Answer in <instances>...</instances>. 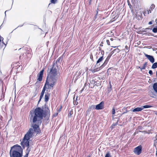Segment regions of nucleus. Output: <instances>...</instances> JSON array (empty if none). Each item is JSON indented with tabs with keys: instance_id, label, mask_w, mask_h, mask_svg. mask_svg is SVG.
<instances>
[{
	"instance_id": "1",
	"label": "nucleus",
	"mask_w": 157,
	"mask_h": 157,
	"mask_svg": "<svg viewBox=\"0 0 157 157\" xmlns=\"http://www.w3.org/2000/svg\"><path fill=\"white\" fill-rule=\"evenodd\" d=\"M30 121L33 123L31 125V128L25 135L21 143V145L24 148L25 146L29 147V140L33 137L35 132H39V124L42 122L43 117L50 116V110L48 107H45L42 109L40 107L36 108L34 110H31L30 112Z\"/></svg>"
},
{
	"instance_id": "2",
	"label": "nucleus",
	"mask_w": 157,
	"mask_h": 157,
	"mask_svg": "<svg viewBox=\"0 0 157 157\" xmlns=\"http://www.w3.org/2000/svg\"><path fill=\"white\" fill-rule=\"evenodd\" d=\"M21 149V147L17 144L12 147L10 152V157H22V153L19 152Z\"/></svg>"
},
{
	"instance_id": "3",
	"label": "nucleus",
	"mask_w": 157,
	"mask_h": 157,
	"mask_svg": "<svg viewBox=\"0 0 157 157\" xmlns=\"http://www.w3.org/2000/svg\"><path fill=\"white\" fill-rule=\"evenodd\" d=\"M142 151V147L140 145L134 148L133 152L135 154L139 155L141 153Z\"/></svg>"
},
{
	"instance_id": "4",
	"label": "nucleus",
	"mask_w": 157,
	"mask_h": 157,
	"mask_svg": "<svg viewBox=\"0 0 157 157\" xmlns=\"http://www.w3.org/2000/svg\"><path fill=\"white\" fill-rule=\"evenodd\" d=\"M54 65H53V66L52 68L51 69L50 71V74L51 76H55L57 75V69L54 67Z\"/></svg>"
},
{
	"instance_id": "5",
	"label": "nucleus",
	"mask_w": 157,
	"mask_h": 157,
	"mask_svg": "<svg viewBox=\"0 0 157 157\" xmlns=\"http://www.w3.org/2000/svg\"><path fill=\"white\" fill-rule=\"evenodd\" d=\"M56 82V79L54 77L51 78V80L50 81V88L53 87L55 85Z\"/></svg>"
},
{
	"instance_id": "6",
	"label": "nucleus",
	"mask_w": 157,
	"mask_h": 157,
	"mask_svg": "<svg viewBox=\"0 0 157 157\" xmlns=\"http://www.w3.org/2000/svg\"><path fill=\"white\" fill-rule=\"evenodd\" d=\"M104 102L102 101L96 106L95 109L97 110L102 109L104 108Z\"/></svg>"
},
{
	"instance_id": "7",
	"label": "nucleus",
	"mask_w": 157,
	"mask_h": 157,
	"mask_svg": "<svg viewBox=\"0 0 157 157\" xmlns=\"http://www.w3.org/2000/svg\"><path fill=\"white\" fill-rule=\"evenodd\" d=\"M44 71V70L43 69L40 72L39 74L37 75V80L40 81H41L42 80Z\"/></svg>"
},
{
	"instance_id": "8",
	"label": "nucleus",
	"mask_w": 157,
	"mask_h": 157,
	"mask_svg": "<svg viewBox=\"0 0 157 157\" xmlns=\"http://www.w3.org/2000/svg\"><path fill=\"white\" fill-rule=\"evenodd\" d=\"M145 56L151 63L155 62V59L152 56L146 54H145Z\"/></svg>"
},
{
	"instance_id": "9",
	"label": "nucleus",
	"mask_w": 157,
	"mask_h": 157,
	"mask_svg": "<svg viewBox=\"0 0 157 157\" xmlns=\"http://www.w3.org/2000/svg\"><path fill=\"white\" fill-rule=\"evenodd\" d=\"M46 88H45V87H44L43 88V89L41 93L40 94V98L39 100L38 101V102L39 103L40 101H41V99L43 97L44 94V93L45 91Z\"/></svg>"
},
{
	"instance_id": "10",
	"label": "nucleus",
	"mask_w": 157,
	"mask_h": 157,
	"mask_svg": "<svg viewBox=\"0 0 157 157\" xmlns=\"http://www.w3.org/2000/svg\"><path fill=\"white\" fill-rule=\"evenodd\" d=\"M155 6L154 4H152L149 10H147V14H149V13H151V11L154 9Z\"/></svg>"
},
{
	"instance_id": "11",
	"label": "nucleus",
	"mask_w": 157,
	"mask_h": 157,
	"mask_svg": "<svg viewBox=\"0 0 157 157\" xmlns=\"http://www.w3.org/2000/svg\"><path fill=\"white\" fill-rule=\"evenodd\" d=\"M50 82L48 81V79H47L44 87H45V88L46 89H50Z\"/></svg>"
},
{
	"instance_id": "12",
	"label": "nucleus",
	"mask_w": 157,
	"mask_h": 157,
	"mask_svg": "<svg viewBox=\"0 0 157 157\" xmlns=\"http://www.w3.org/2000/svg\"><path fill=\"white\" fill-rule=\"evenodd\" d=\"M103 59V56H102L100 57L97 60L96 63V65L98 67L100 65V63L101 62Z\"/></svg>"
},
{
	"instance_id": "13",
	"label": "nucleus",
	"mask_w": 157,
	"mask_h": 157,
	"mask_svg": "<svg viewBox=\"0 0 157 157\" xmlns=\"http://www.w3.org/2000/svg\"><path fill=\"white\" fill-rule=\"evenodd\" d=\"M50 96V94L48 93L46 94L44 97V101L45 102H47L48 101Z\"/></svg>"
},
{
	"instance_id": "14",
	"label": "nucleus",
	"mask_w": 157,
	"mask_h": 157,
	"mask_svg": "<svg viewBox=\"0 0 157 157\" xmlns=\"http://www.w3.org/2000/svg\"><path fill=\"white\" fill-rule=\"evenodd\" d=\"M136 17L138 20L142 19V17L141 13H137L136 16Z\"/></svg>"
},
{
	"instance_id": "15",
	"label": "nucleus",
	"mask_w": 157,
	"mask_h": 157,
	"mask_svg": "<svg viewBox=\"0 0 157 157\" xmlns=\"http://www.w3.org/2000/svg\"><path fill=\"white\" fill-rule=\"evenodd\" d=\"M143 109V108H142L141 107H137L133 109L132 110V111L133 112H135L140 111L142 110Z\"/></svg>"
},
{
	"instance_id": "16",
	"label": "nucleus",
	"mask_w": 157,
	"mask_h": 157,
	"mask_svg": "<svg viewBox=\"0 0 157 157\" xmlns=\"http://www.w3.org/2000/svg\"><path fill=\"white\" fill-rule=\"evenodd\" d=\"M23 55L24 56V57H25V56H27L28 57H29V58L31 56V54L29 53V51H26L25 54H23Z\"/></svg>"
},
{
	"instance_id": "17",
	"label": "nucleus",
	"mask_w": 157,
	"mask_h": 157,
	"mask_svg": "<svg viewBox=\"0 0 157 157\" xmlns=\"http://www.w3.org/2000/svg\"><path fill=\"white\" fill-rule=\"evenodd\" d=\"M147 65V62H146L144 63L142 67H139V68H140L141 70H144L145 69V68L146 67Z\"/></svg>"
},
{
	"instance_id": "18",
	"label": "nucleus",
	"mask_w": 157,
	"mask_h": 157,
	"mask_svg": "<svg viewBox=\"0 0 157 157\" xmlns=\"http://www.w3.org/2000/svg\"><path fill=\"white\" fill-rule=\"evenodd\" d=\"M153 88L154 90L157 93V82L154 83Z\"/></svg>"
},
{
	"instance_id": "19",
	"label": "nucleus",
	"mask_w": 157,
	"mask_h": 157,
	"mask_svg": "<svg viewBox=\"0 0 157 157\" xmlns=\"http://www.w3.org/2000/svg\"><path fill=\"white\" fill-rule=\"evenodd\" d=\"M157 67V62L154 63L152 65L151 68L152 69H155Z\"/></svg>"
},
{
	"instance_id": "20",
	"label": "nucleus",
	"mask_w": 157,
	"mask_h": 157,
	"mask_svg": "<svg viewBox=\"0 0 157 157\" xmlns=\"http://www.w3.org/2000/svg\"><path fill=\"white\" fill-rule=\"evenodd\" d=\"M28 148L29 147H28V148L26 149V151L27 152L26 153L25 155L24 156V157H28L29 153L30 151L28 149Z\"/></svg>"
},
{
	"instance_id": "21",
	"label": "nucleus",
	"mask_w": 157,
	"mask_h": 157,
	"mask_svg": "<svg viewBox=\"0 0 157 157\" xmlns=\"http://www.w3.org/2000/svg\"><path fill=\"white\" fill-rule=\"evenodd\" d=\"M152 32L154 33H156L157 32V25L153 28Z\"/></svg>"
},
{
	"instance_id": "22",
	"label": "nucleus",
	"mask_w": 157,
	"mask_h": 157,
	"mask_svg": "<svg viewBox=\"0 0 157 157\" xmlns=\"http://www.w3.org/2000/svg\"><path fill=\"white\" fill-rule=\"evenodd\" d=\"M108 62L105 60L103 63L101 65V67H104L107 64Z\"/></svg>"
},
{
	"instance_id": "23",
	"label": "nucleus",
	"mask_w": 157,
	"mask_h": 157,
	"mask_svg": "<svg viewBox=\"0 0 157 157\" xmlns=\"http://www.w3.org/2000/svg\"><path fill=\"white\" fill-rule=\"evenodd\" d=\"M151 107V106L150 105H145L143 106V107L142 108H143V109L144 108H149Z\"/></svg>"
},
{
	"instance_id": "24",
	"label": "nucleus",
	"mask_w": 157,
	"mask_h": 157,
	"mask_svg": "<svg viewBox=\"0 0 157 157\" xmlns=\"http://www.w3.org/2000/svg\"><path fill=\"white\" fill-rule=\"evenodd\" d=\"M103 68V67H101V65L99 67L97 68H95V69L96 70V71H98L100 70L101 69H102Z\"/></svg>"
},
{
	"instance_id": "25",
	"label": "nucleus",
	"mask_w": 157,
	"mask_h": 157,
	"mask_svg": "<svg viewBox=\"0 0 157 157\" xmlns=\"http://www.w3.org/2000/svg\"><path fill=\"white\" fill-rule=\"evenodd\" d=\"M105 157H111L110 153L109 152H107L105 155Z\"/></svg>"
},
{
	"instance_id": "26",
	"label": "nucleus",
	"mask_w": 157,
	"mask_h": 157,
	"mask_svg": "<svg viewBox=\"0 0 157 157\" xmlns=\"http://www.w3.org/2000/svg\"><path fill=\"white\" fill-rule=\"evenodd\" d=\"M77 97L76 98V100H74L73 101V103L74 105H77L78 103L77 101Z\"/></svg>"
},
{
	"instance_id": "27",
	"label": "nucleus",
	"mask_w": 157,
	"mask_h": 157,
	"mask_svg": "<svg viewBox=\"0 0 157 157\" xmlns=\"http://www.w3.org/2000/svg\"><path fill=\"white\" fill-rule=\"evenodd\" d=\"M111 87H112L111 86L110 84V87L108 88V91L109 93V92H110L111 91V90H112Z\"/></svg>"
},
{
	"instance_id": "28",
	"label": "nucleus",
	"mask_w": 157,
	"mask_h": 157,
	"mask_svg": "<svg viewBox=\"0 0 157 157\" xmlns=\"http://www.w3.org/2000/svg\"><path fill=\"white\" fill-rule=\"evenodd\" d=\"M37 94V92H36V91H35V92L34 93V94H33V96L32 98H34L35 97V96Z\"/></svg>"
},
{
	"instance_id": "29",
	"label": "nucleus",
	"mask_w": 157,
	"mask_h": 157,
	"mask_svg": "<svg viewBox=\"0 0 157 157\" xmlns=\"http://www.w3.org/2000/svg\"><path fill=\"white\" fill-rule=\"evenodd\" d=\"M112 114H114L115 113V109L114 108L112 109Z\"/></svg>"
},
{
	"instance_id": "30",
	"label": "nucleus",
	"mask_w": 157,
	"mask_h": 157,
	"mask_svg": "<svg viewBox=\"0 0 157 157\" xmlns=\"http://www.w3.org/2000/svg\"><path fill=\"white\" fill-rule=\"evenodd\" d=\"M114 51H116L117 53H118L120 52V50L118 48H117L115 49H114Z\"/></svg>"
},
{
	"instance_id": "31",
	"label": "nucleus",
	"mask_w": 157,
	"mask_h": 157,
	"mask_svg": "<svg viewBox=\"0 0 157 157\" xmlns=\"http://www.w3.org/2000/svg\"><path fill=\"white\" fill-rule=\"evenodd\" d=\"M72 114V112H70L68 114V116L69 117H71V115Z\"/></svg>"
},
{
	"instance_id": "32",
	"label": "nucleus",
	"mask_w": 157,
	"mask_h": 157,
	"mask_svg": "<svg viewBox=\"0 0 157 157\" xmlns=\"http://www.w3.org/2000/svg\"><path fill=\"white\" fill-rule=\"evenodd\" d=\"M51 2L52 3L55 4L56 1V0H51Z\"/></svg>"
},
{
	"instance_id": "33",
	"label": "nucleus",
	"mask_w": 157,
	"mask_h": 157,
	"mask_svg": "<svg viewBox=\"0 0 157 157\" xmlns=\"http://www.w3.org/2000/svg\"><path fill=\"white\" fill-rule=\"evenodd\" d=\"M149 73L150 74V75H152L153 74L152 71L151 70H149Z\"/></svg>"
},
{
	"instance_id": "34",
	"label": "nucleus",
	"mask_w": 157,
	"mask_h": 157,
	"mask_svg": "<svg viewBox=\"0 0 157 157\" xmlns=\"http://www.w3.org/2000/svg\"><path fill=\"white\" fill-rule=\"evenodd\" d=\"M106 43L107 44L109 45H110V42L109 40H106Z\"/></svg>"
},
{
	"instance_id": "35",
	"label": "nucleus",
	"mask_w": 157,
	"mask_h": 157,
	"mask_svg": "<svg viewBox=\"0 0 157 157\" xmlns=\"http://www.w3.org/2000/svg\"><path fill=\"white\" fill-rule=\"evenodd\" d=\"M101 54L102 55V56H103V55H104V51L103 50H101Z\"/></svg>"
},
{
	"instance_id": "36",
	"label": "nucleus",
	"mask_w": 157,
	"mask_h": 157,
	"mask_svg": "<svg viewBox=\"0 0 157 157\" xmlns=\"http://www.w3.org/2000/svg\"><path fill=\"white\" fill-rule=\"evenodd\" d=\"M125 49L126 50H129V48L128 47V46H127V45H126L125 47Z\"/></svg>"
},
{
	"instance_id": "37",
	"label": "nucleus",
	"mask_w": 157,
	"mask_h": 157,
	"mask_svg": "<svg viewBox=\"0 0 157 157\" xmlns=\"http://www.w3.org/2000/svg\"><path fill=\"white\" fill-rule=\"evenodd\" d=\"M112 56V55L111 54H110V53L109 54V55H108V56H107V57H108V58H109V59H110L111 57V56Z\"/></svg>"
},
{
	"instance_id": "38",
	"label": "nucleus",
	"mask_w": 157,
	"mask_h": 157,
	"mask_svg": "<svg viewBox=\"0 0 157 157\" xmlns=\"http://www.w3.org/2000/svg\"><path fill=\"white\" fill-rule=\"evenodd\" d=\"M92 72L93 73H94L96 72V70H95V69H93V70H92Z\"/></svg>"
},
{
	"instance_id": "39",
	"label": "nucleus",
	"mask_w": 157,
	"mask_h": 157,
	"mask_svg": "<svg viewBox=\"0 0 157 157\" xmlns=\"http://www.w3.org/2000/svg\"><path fill=\"white\" fill-rule=\"evenodd\" d=\"M147 10L144 11L143 12V13L144 14V15H145L146 14H147Z\"/></svg>"
},
{
	"instance_id": "40",
	"label": "nucleus",
	"mask_w": 157,
	"mask_h": 157,
	"mask_svg": "<svg viewBox=\"0 0 157 157\" xmlns=\"http://www.w3.org/2000/svg\"><path fill=\"white\" fill-rule=\"evenodd\" d=\"M115 51H114V50L113 51H112L110 54H111V55H112L113 54V53H114Z\"/></svg>"
},
{
	"instance_id": "41",
	"label": "nucleus",
	"mask_w": 157,
	"mask_h": 157,
	"mask_svg": "<svg viewBox=\"0 0 157 157\" xmlns=\"http://www.w3.org/2000/svg\"><path fill=\"white\" fill-rule=\"evenodd\" d=\"M109 58H108V57H107L106 59V60L107 61H109Z\"/></svg>"
},
{
	"instance_id": "42",
	"label": "nucleus",
	"mask_w": 157,
	"mask_h": 157,
	"mask_svg": "<svg viewBox=\"0 0 157 157\" xmlns=\"http://www.w3.org/2000/svg\"><path fill=\"white\" fill-rule=\"evenodd\" d=\"M152 22L151 21H150L149 23H148V24L149 25H151L152 24Z\"/></svg>"
},
{
	"instance_id": "43",
	"label": "nucleus",
	"mask_w": 157,
	"mask_h": 157,
	"mask_svg": "<svg viewBox=\"0 0 157 157\" xmlns=\"http://www.w3.org/2000/svg\"><path fill=\"white\" fill-rule=\"evenodd\" d=\"M1 41H3V40L2 39V38H0V42Z\"/></svg>"
},
{
	"instance_id": "44",
	"label": "nucleus",
	"mask_w": 157,
	"mask_h": 157,
	"mask_svg": "<svg viewBox=\"0 0 157 157\" xmlns=\"http://www.w3.org/2000/svg\"><path fill=\"white\" fill-rule=\"evenodd\" d=\"M155 138H156V140H157V134L155 136Z\"/></svg>"
},
{
	"instance_id": "45",
	"label": "nucleus",
	"mask_w": 157,
	"mask_h": 157,
	"mask_svg": "<svg viewBox=\"0 0 157 157\" xmlns=\"http://www.w3.org/2000/svg\"><path fill=\"white\" fill-rule=\"evenodd\" d=\"M134 1V2H136V1L137 2V0H132V1Z\"/></svg>"
},
{
	"instance_id": "46",
	"label": "nucleus",
	"mask_w": 157,
	"mask_h": 157,
	"mask_svg": "<svg viewBox=\"0 0 157 157\" xmlns=\"http://www.w3.org/2000/svg\"><path fill=\"white\" fill-rule=\"evenodd\" d=\"M90 58H91V59H93V57L92 55H91V56H90Z\"/></svg>"
},
{
	"instance_id": "47",
	"label": "nucleus",
	"mask_w": 157,
	"mask_h": 157,
	"mask_svg": "<svg viewBox=\"0 0 157 157\" xmlns=\"http://www.w3.org/2000/svg\"><path fill=\"white\" fill-rule=\"evenodd\" d=\"M110 40H111V41H113V38H111L110 39Z\"/></svg>"
},
{
	"instance_id": "48",
	"label": "nucleus",
	"mask_w": 157,
	"mask_h": 157,
	"mask_svg": "<svg viewBox=\"0 0 157 157\" xmlns=\"http://www.w3.org/2000/svg\"><path fill=\"white\" fill-rule=\"evenodd\" d=\"M84 89V88L81 90V92H82L83 91Z\"/></svg>"
},
{
	"instance_id": "49",
	"label": "nucleus",
	"mask_w": 157,
	"mask_h": 157,
	"mask_svg": "<svg viewBox=\"0 0 157 157\" xmlns=\"http://www.w3.org/2000/svg\"><path fill=\"white\" fill-rule=\"evenodd\" d=\"M7 11V10H6V11L5 12V16L6 15V12Z\"/></svg>"
},
{
	"instance_id": "50",
	"label": "nucleus",
	"mask_w": 157,
	"mask_h": 157,
	"mask_svg": "<svg viewBox=\"0 0 157 157\" xmlns=\"http://www.w3.org/2000/svg\"><path fill=\"white\" fill-rule=\"evenodd\" d=\"M59 58L57 60V62L58 61H59Z\"/></svg>"
},
{
	"instance_id": "51",
	"label": "nucleus",
	"mask_w": 157,
	"mask_h": 157,
	"mask_svg": "<svg viewBox=\"0 0 157 157\" xmlns=\"http://www.w3.org/2000/svg\"><path fill=\"white\" fill-rule=\"evenodd\" d=\"M155 22L156 23H157V18L155 20Z\"/></svg>"
},
{
	"instance_id": "52",
	"label": "nucleus",
	"mask_w": 157,
	"mask_h": 157,
	"mask_svg": "<svg viewBox=\"0 0 157 157\" xmlns=\"http://www.w3.org/2000/svg\"><path fill=\"white\" fill-rule=\"evenodd\" d=\"M156 77H157V71L156 72Z\"/></svg>"
},
{
	"instance_id": "53",
	"label": "nucleus",
	"mask_w": 157,
	"mask_h": 157,
	"mask_svg": "<svg viewBox=\"0 0 157 157\" xmlns=\"http://www.w3.org/2000/svg\"><path fill=\"white\" fill-rule=\"evenodd\" d=\"M156 156H157V151L156 152Z\"/></svg>"
},
{
	"instance_id": "54",
	"label": "nucleus",
	"mask_w": 157,
	"mask_h": 157,
	"mask_svg": "<svg viewBox=\"0 0 157 157\" xmlns=\"http://www.w3.org/2000/svg\"><path fill=\"white\" fill-rule=\"evenodd\" d=\"M117 47V46H115V47H113V48H116V47Z\"/></svg>"
},
{
	"instance_id": "55",
	"label": "nucleus",
	"mask_w": 157,
	"mask_h": 157,
	"mask_svg": "<svg viewBox=\"0 0 157 157\" xmlns=\"http://www.w3.org/2000/svg\"><path fill=\"white\" fill-rule=\"evenodd\" d=\"M87 157H90V156L89 155L88 156H87Z\"/></svg>"
},
{
	"instance_id": "56",
	"label": "nucleus",
	"mask_w": 157,
	"mask_h": 157,
	"mask_svg": "<svg viewBox=\"0 0 157 157\" xmlns=\"http://www.w3.org/2000/svg\"><path fill=\"white\" fill-rule=\"evenodd\" d=\"M101 48H99V50H101Z\"/></svg>"
},
{
	"instance_id": "57",
	"label": "nucleus",
	"mask_w": 157,
	"mask_h": 157,
	"mask_svg": "<svg viewBox=\"0 0 157 157\" xmlns=\"http://www.w3.org/2000/svg\"><path fill=\"white\" fill-rule=\"evenodd\" d=\"M98 12H97V13L96 15H97V14H98Z\"/></svg>"
},
{
	"instance_id": "58",
	"label": "nucleus",
	"mask_w": 157,
	"mask_h": 157,
	"mask_svg": "<svg viewBox=\"0 0 157 157\" xmlns=\"http://www.w3.org/2000/svg\"><path fill=\"white\" fill-rule=\"evenodd\" d=\"M2 43H3V44H5L4 43V42H3V41H2Z\"/></svg>"
},
{
	"instance_id": "59",
	"label": "nucleus",
	"mask_w": 157,
	"mask_h": 157,
	"mask_svg": "<svg viewBox=\"0 0 157 157\" xmlns=\"http://www.w3.org/2000/svg\"><path fill=\"white\" fill-rule=\"evenodd\" d=\"M129 51V50H128V52H128Z\"/></svg>"
},
{
	"instance_id": "60",
	"label": "nucleus",
	"mask_w": 157,
	"mask_h": 157,
	"mask_svg": "<svg viewBox=\"0 0 157 157\" xmlns=\"http://www.w3.org/2000/svg\"><path fill=\"white\" fill-rule=\"evenodd\" d=\"M129 51V50H128V52H128Z\"/></svg>"
},
{
	"instance_id": "61",
	"label": "nucleus",
	"mask_w": 157,
	"mask_h": 157,
	"mask_svg": "<svg viewBox=\"0 0 157 157\" xmlns=\"http://www.w3.org/2000/svg\"><path fill=\"white\" fill-rule=\"evenodd\" d=\"M48 42H49V41H48V42H47V43H48Z\"/></svg>"
},
{
	"instance_id": "62",
	"label": "nucleus",
	"mask_w": 157,
	"mask_h": 157,
	"mask_svg": "<svg viewBox=\"0 0 157 157\" xmlns=\"http://www.w3.org/2000/svg\"><path fill=\"white\" fill-rule=\"evenodd\" d=\"M48 42H49V41H48V42H47V43H48Z\"/></svg>"
},
{
	"instance_id": "63",
	"label": "nucleus",
	"mask_w": 157,
	"mask_h": 157,
	"mask_svg": "<svg viewBox=\"0 0 157 157\" xmlns=\"http://www.w3.org/2000/svg\"><path fill=\"white\" fill-rule=\"evenodd\" d=\"M21 57V56H20V57Z\"/></svg>"
}]
</instances>
